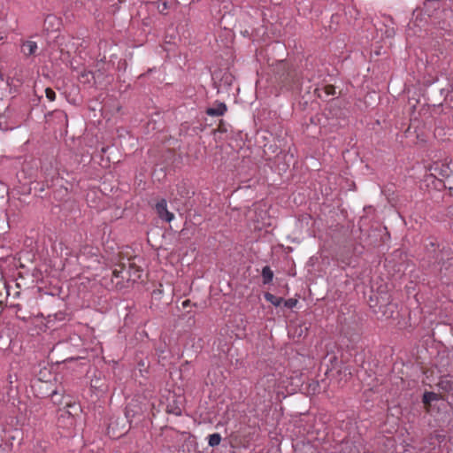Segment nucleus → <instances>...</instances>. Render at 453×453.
Masks as SVG:
<instances>
[{"label":"nucleus","mask_w":453,"mask_h":453,"mask_svg":"<svg viewBox=\"0 0 453 453\" xmlns=\"http://www.w3.org/2000/svg\"><path fill=\"white\" fill-rule=\"evenodd\" d=\"M156 211L158 217L166 222H171L174 219L173 213L168 211L167 203L165 199H162L157 203Z\"/></svg>","instance_id":"obj_1"},{"label":"nucleus","mask_w":453,"mask_h":453,"mask_svg":"<svg viewBox=\"0 0 453 453\" xmlns=\"http://www.w3.org/2000/svg\"><path fill=\"white\" fill-rule=\"evenodd\" d=\"M227 110L226 104L215 102L211 107H208L205 111L206 114L211 117L223 116Z\"/></svg>","instance_id":"obj_2"},{"label":"nucleus","mask_w":453,"mask_h":453,"mask_svg":"<svg viewBox=\"0 0 453 453\" xmlns=\"http://www.w3.org/2000/svg\"><path fill=\"white\" fill-rule=\"evenodd\" d=\"M37 50V43L34 41H25L21 44V52L25 57H30L35 55Z\"/></svg>","instance_id":"obj_3"},{"label":"nucleus","mask_w":453,"mask_h":453,"mask_svg":"<svg viewBox=\"0 0 453 453\" xmlns=\"http://www.w3.org/2000/svg\"><path fill=\"white\" fill-rule=\"evenodd\" d=\"M262 278L264 284H268L273 280V272L271 270L269 266H265L262 269Z\"/></svg>","instance_id":"obj_4"},{"label":"nucleus","mask_w":453,"mask_h":453,"mask_svg":"<svg viewBox=\"0 0 453 453\" xmlns=\"http://www.w3.org/2000/svg\"><path fill=\"white\" fill-rule=\"evenodd\" d=\"M265 298L266 301L270 302L273 305L276 307L280 306L284 301L282 297L276 296L271 293H265Z\"/></svg>","instance_id":"obj_5"},{"label":"nucleus","mask_w":453,"mask_h":453,"mask_svg":"<svg viewBox=\"0 0 453 453\" xmlns=\"http://www.w3.org/2000/svg\"><path fill=\"white\" fill-rule=\"evenodd\" d=\"M221 441V436L219 434H210L209 437H208V444L211 446V447H216L218 446Z\"/></svg>","instance_id":"obj_6"},{"label":"nucleus","mask_w":453,"mask_h":453,"mask_svg":"<svg viewBox=\"0 0 453 453\" xmlns=\"http://www.w3.org/2000/svg\"><path fill=\"white\" fill-rule=\"evenodd\" d=\"M437 400V395L434 392H426L423 395V402L424 403H431L434 401Z\"/></svg>","instance_id":"obj_7"},{"label":"nucleus","mask_w":453,"mask_h":453,"mask_svg":"<svg viewBox=\"0 0 453 453\" xmlns=\"http://www.w3.org/2000/svg\"><path fill=\"white\" fill-rule=\"evenodd\" d=\"M434 171L437 172L439 171V173L442 176V177H448L449 175V168L444 165H441V166H439L438 165H435L434 167Z\"/></svg>","instance_id":"obj_8"},{"label":"nucleus","mask_w":453,"mask_h":453,"mask_svg":"<svg viewBox=\"0 0 453 453\" xmlns=\"http://www.w3.org/2000/svg\"><path fill=\"white\" fill-rule=\"evenodd\" d=\"M45 96L50 101H54L56 98V93L50 88L45 89Z\"/></svg>","instance_id":"obj_9"},{"label":"nucleus","mask_w":453,"mask_h":453,"mask_svg":"<svg viewBox=\"0 0 453 453\" xmlns=\"http://www.w3.org/2000/svg\"><path fill=\"white\" fill-rule=\"evenodd\" d=\"M283 303H284L286 307L293 308V307H295L296 305L297 301L296 299L290 298V299L283 301Z\"/></svg>","instance_id":"obj_10"},{"label":"nucleus","mask_w":453,"mask_h":453,"mask_svg":"<svg viewBox=\"0 0 453 453\" xmlns=\"http://www.w3.org/2000/svg\"><path fill=\"white\" fill-rule=\"evenodd\" d=\"M158 11L160 13H165V12L167 10L168 5L166 2H162L160 4H158Z\"/></svg>","instance_id":"obj_11"},{"label":"nucleus","mask_w":453,"mask_h":453,"mask_svg":"<svg viewBox=\"0 0 453 453\" xmlns=\"http://www.w3.org/2000/svg\"><path fill=\"white\" fill-rule=\"evenodd\" d=\"M51 19L55 20L56 19L53 16H50V17L47 18L46 21H48V20L50 21Z\"/></svg>","instance_id":"obj_12"},{"label":"nucleus","mask_w":453,"mask_h":453,"mask_svg":"<svg viewBox=\"0 0 453 453\" xmlns=\"http://www.w3.org/2000/svg\"><path fill=\"white\" fill-rule=\"evenodd\" d=\"M176 415H180V410L178 409L175 412H174Z\"/></svg>","instance_id":"obj_13"}]
</instances>
